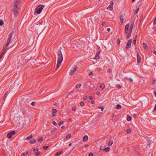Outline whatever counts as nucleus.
I'll use <instances>...</instances> for the list:
<instances>
[{
    "mask_svg": "<svg viewBox=\"0 0 156 156\" xmlns=\"http://www.w3.org/2000/svg\"><path fill=\"white\" fill-rule=\"evenodd\" d=\"M154 95L156 96V91H154Z\"/></svg>",
    "mask_w": 156,
    "mask_h": 156,
    "instance_id": "nucleus-62",
    "label": "nucleus"
},
{
    "mask_svg": "<svg viewBox=\"0 0 156 156\" xmlns=\"http://www.w3.org/2000/svg\"><path fill=\"white\" fill-rule=\"evenodd\" d=\"M134 25V22H133L131 24L130 27V31H132V30L133 29V27Z\"/></svg>",
    "mask_w": 156,
    "mask_h": 156,
    "instance_id": "nucleus-20",
    "label": "nucleus"
},
{
    "mask_svg": "<svg viewBox=\"0 0 156 156\" xmlns=\"http://www.w3.org/2000/svg\"><path fill=\"white\" fill-rule=\"evenodd\" d=\"M136 37H137V36H136V38L133 41V43L134 44V45H135L136 44Z\"/></svg>",
    "mask_w": 156,
    "mask_h": 156,
    "instance_id": "nucleus-36",
    "label": "nucleus"
},
{
    "mask_svg": "<svg viewBox=\"0 0 156 156\" xmlns=\"http://www.w3.org/2000/svg\"><path fill=\"white\" fill-rule=\"evenodd\" d=\"M38 148H34V152L35 153H36L37 152V151L38 150Z\"/></svg>",
    "mask_w": 156,
    "mask_h": 156,
    "instance_id": "nucleus-31",
    "label": "nucleus"
},
{
    "mask_svg": "<svg viewBox=\"0 0 156 156\" xmlns=\"http://www.w3.org/2000/svg\"><path fill=\"white\" fill-rule=\"evenodd\" d=\"M100 94V92H99V91H98V92H97L96 93V94H97V95H98L99 94Z\"/></svg>",
    "mask_w": 156,
    "mask_h": 156,
    "instance_id": "nucleus-57",
    "label": "nucleus"
},
{
    "mask_svg": "<svg viewBox=\"0 0 156 156\" xmlns=\"http://www.w3.org/2000/svg\"><path fill=\"white\" fill-rule=\"evenodd\" d=\"M43 140V138L42 137H40L38 139V141L39 142H41Z\"/></svg>",
    "mask_w": 156,
    "mask_h": 156,
    "instance_id": "nucleus-30",
    "label": "nucleus"
},
{
    "mask_svg": "<svg viewBox=\"0 0 156 156\" xmlns=\"http://www.w3.org/2000/svg\"><path fill=\"white\" fill-rule=\"evenodd\" d=\"M13 34V31H12L10 33L9 35V37L7 39L8 40L10 41H11L12 42V36Z\"/></svg>",
    "mask_w": 156,
    "mask_h": 156,
    "instance_id": "nucleus-7",
    "label": "nucleus"
},
{
    "mask_svg": "<svg viewBox=\"0 0 156 156\" xmlns=\"http://www.w3.org/2000/svg\"><path fill=\"white\" fill-rule=\"evenodd\" d=\"M21 156H25V154L24 153H23L21 154Z\"/></svg>",
    "mask_w": 156,
    "mask_h": 156,
    "instance_id": "nucleus-59",
    "label": "nucleus"
},
{
    "mask_svg": "<svg viewBox=\"0 0 156 156\" xmlns=\"http://www.w3.org/2000/svg\"><path fill=\"white\" fill-rule=\"evenodd\" d=\"M129 24L128 23L127 24L125 27V32L126 34H128L129 33Z\"/></svg>",
    "mask_w": 156,
    "mask_h": 156,
    "instance_id": "nucleus-8",
    "label": "nucleus"
},
{
    "mask_svg": "<svg viewBox=\"0 0 156 156\" xmlns=\"http://www.w3.org/2000/svg\"><path fill=\"white\" fill-rule=\"evenodd\" d=\"M132 42V39H129L128 41V42L126 46V48L127 50H128L131 46V44Z\"/></svg>",
    "mask_w": 156,
    "mask_h": 156,
    "instance_id": "nucleus-5",
    "label": "nucleus"
},
{
    "mask_svg": "<svg viewBox=\"0 0 156 156\" xmlns=\"http://www.w3.org/2000/svg\"><path fill=\"white\" fill-rule=\"evenodd\" d=\"M99 54H100L99 52H98L96 53V54L95 56V59H99L100 58Z\"/></svg>",
    "mask_w": 156,
    "mask_h": 156,
    "instance_id": "nucleus-14",
    "label": "nucleus"
},
{
    "mask_svg": "<svg viewBox=\"0 0 156 156\" xmlns=\"http://www.w3.org/2000/svg\"><path fill=\"white\" fill-rule=\"evenodd\" d=\"M117 44H119L120 43V40L119 38L117 40Z\"/></svg>",
    "mask_w": 156,
    "mask_h": 156,
    "instance_id": "nucleus-38",
    "label": "nucleus"
},
{
    "mask_svg": "<svg viewBox=\"0 0 156 156\" xmlns=\"http://www.w3.org/2000/svg\"><path fill=\"white\" fill-rule=\"evenodd\" d=\"M121 106L120 105H118L116 107V109L118 110L120 109L121 108Z\"/></svg>",
    "mask_w": 156,
    "mask_h": 156,
    "instance_id": "nucleus-24",
    "label": "nucleus"
},
{
    "mask_svg": "<svg viewBox=\"0 0 156 156\" xmlns=\"http://www.w3.org/2000/svg\"><path fill=\"white\" fill-rule=\"evenodd\" d=\"M89 75L90 76H92L93 75V73L92 72H90L89 73Z\"/></svg>",
    "mask_w": 156,
    "mask_h": 156,
    "instance_id": "nucleus-46",
    "label": "nucleus"
},
{
    "mask_svg": "<svg viewBox=\"0 0 156 156\" xmlns=\"http://www.w3.org/2000/svg\"><path fill=\"white\" fill-rule=\"evenodd\" d=\"M88 136L87 135H85L84 136L83 138V141L84 142H86L88 140Z\"/></svg>",
    "mask_w": 156,
    "mask_h": 156,
    "instance_id": "nucleus-15",
    "label": "nucleus"
},
{
    "mask_svg": "<svg viewBox=\"0 0 156 156\" xmlns=\"http://www.w3.org/2000/svg\"><path fill=\"white\" fill-rule=\"evenodd\" d=\"M15 134V131H12L9 133H8L7 135V137L9 139H10L12 135H14Z\"/></svg>",
    "mask_w": 156,
    "mask_h": 156,
    "instance_id": "nucleus-6",
    "label": "nucleus"
},
{
    "mask_svg": "<svg viewBox=\"0 0 156 156\" xmlns=\"http://www.w3.org/2000/svg\"><path fill=\"white\" fill-rule=\"evenodd\" d=\"M20 4L19 0H15L13 2L11 6L12 11L14 13L15 16H17L18 10L19 9V5Z\"/></svg>",
    "mask_w": 156,
    "mask_h": 156,
    "instance_id": "nucleus-1",
    "label": "nucleus"
},
{
    "mask_svg": "<svg viewBox=\"0 0 156 156\" xmlns=\"http://www.w3.org/2000/svg\"><path fill=\"white\" fill-rule=\"evenodd\" d=\"M154 110V111H156V104L155 105V107Z\"/></svg>",
    "mask_w": 156,
    "mask_h": 156,
    "instance_id": "nucleus-58",
    "label": "nucleus"
},
{
    "mask_svg": "<svg viewBox=\"0 0 156 156\" xmlns=\"http://www.w3.org/2000/svg\"><path fill=\"white\" fill-rule=\"evenodd\" d=\"M63 124V122L62 121H61L59 122L58 124L60 126Z\"/></svg>",
    "mask_w": 156,
    "mask_h": 156,
    "instance_id": "nucleus-49",
    "label": "nucleus"
},
{
    "mask_svg": "<svg viewBox=\"0 0 156 156\" xmlns=\"http://www.w3.org/2000/svg\"><path fill=\"white\" fill-rule=\"evenodd\" d=\"M44 7V6L43 5H38L35 9L34 12L35 14L36 15V13L38 14H40Z\"/></svg>",
    "mask_w": 156,
    "mask_h": 156,
    "instance_id": "nucleus-3",
    "label": "nucleus"
},
{
    "mask_svg": "<svg viewBox=\"0 0 156 156\" xmlns=\"http://www.w3.org/2000/svg\"><path fill=\"white\" fill-rule=\"evenodd\" d=\"M80 105L81 106H83L84 105V103L83 102H80Z\"/></svg>",
    "mask_w": 156,
    "mask_h": 156,
    "instance_id": "nucleus-41",
    "label": "nucleus"
},
{
    "mask_svg": "<svg viewBox=\"0 0 156 156\" xmlns=\"http://www.w3.org/2000/svg\"><path fill=\"white\" fill-rule=\"evenodd\" d=\"M78 67L77 66H74L73 67L72 69L70 70L69 73V74L72 76L74 73L77 70Z\"/></svg>",
    "mask_w": 156,
    "mask_h": 156,
    "instance_id": "nucleus-4",
    "label": "nucleus"
},
{
    "mask_svg": "<svg viewBox=\"0 0 156 156\" xmlns=\"http://www.w3.org/2000/svg\"><path fill=\"white\" fill-rule=\"evenodd\" d=\"M89 156H93V154L92 153H90Z\"/></svg>",
    "mask_w": 156,
    "mask_h": 156,
    "instance_id": "nucleus-51",
    "label": "nucleus"
},
{
    "mask_svg": "<svg viewBox=\"0 0 156 156\" xmlns=\"http://www.w3.org/2000/svg\"><path fill=\"white\" fill-rule=\"evenodd\" d=\"M94 102V101H91V103L92 104H93Z\"/></svg>",
    "mask_w": 156,
    "mask_h": 156,
    "instance_id": "nucleus-61",
    "label": "nucleus"
},
{
    "mask_svg": "<svg viewBox=\"0 0 156 156\" xmlns=\"http://www.w3.org/2000/svg\"><path fill=\"white\" fill-rule=\"evenodd\" d=\"M52 113H56L57 112L56 109H54V108L52 109Z\"/></svg>",
    "mask_w": 156,
    "mask_h": 156,
    "instance_id": "nucleus-33",
    "label": "nucleus"
},
{
    "mask_svg": "<svg viewBox=\"0 0 156 156\" xmlns=\"http://www.w3.org/2000/svg\"><path fill=\"white\" fill-rule=\"evenodd\" d=\"M131 119V117L129 115H127V120L128 121H130Z\"/></svg>",
    "mask_w": 156,
    "mask_h": 156,
    "instance_id": "nucleus-26",
    "label": "nucleus"
},
{
    "mask_svg": "<svg viewBox=\"0 0 156 156\" xmlns=\"http://www.w3.org/2000/svg\"><path fill=\"white\" fill-rule=\"evenodd\" d=\"M122 87V86L120 85H118L117 86V87L118 88H121Z\"/></svg>",
    "mask_w": 156,
    "mask_h": 156,
    "instance_id": "nucleus-45",
    "label": "nucleus"
},
{
    "mask_svg": "<svg viewBox=\"0 0 156 156\" xmlns=\"http://www.w3.org/2000/svg\"><path fill=\"white\" fill-rule=\"evenodd\" d=\"M87 96L86 95H85L84 96L83 98V99H84V100H86L87 99Z\"/></svg>",
    "mask_w": 156,
    "mask_h": 156,
    "instance_id": "nucleus-42",
    "label": "nucleus"
},
{
    "mask_svg": "<svg viewBox=\"0 0 156 156\" xmlns=\"http://www.w3.org/2000/svg\"><path fill=\"white\" fill-rule=\"evenodd\" d=\"M62 152V151H59L57 152L55 154V156H58L60 155Z\"/></svg>",
    "mask_w": 156,
    "mask_h": 156,
    "instance_id": "nucleus-17",
    "label": "nucleus"
},
{
    "mask_svg": "<svg viewBox=\"0 0 156 156\" xmlns=\"http://www.w3.org/2000/svg\"><path fill=\"white\" fill-rule=\"evenodd\" d=\"M48 146H44V147H43V149H44V150H46V149H47V148H48Z\"/></svg>",
    "mask_w": 156,
    "mask_h": 156,
    "instance_id": "nucleus-43",
    "label": "nucleus"
},
{
    "mask_svg": "<svg viewBox=\"0 0 156 156\" xmlns=\"http://www.w3.org/2000/svg\"><path fill=\"white\" fill-rule=\"evenodd\" d=\"M139 8H137V9H136V10H135V12H134L135 14H136L137 13V12L139 11Z\"/></svg>",
    "mask_w": 156,
    "mask_h": 156,
    "instance_id": "nucleus-32",
    "label": "nucleus"
},
{
    "mask_svg": "<svg viewBox=\"0 0 156 156\" xmlns=\"http://www.w3.org/2000/svg\"><path fill=\"white\" fill-rule=\"evenodd\" d=\"M76 109V107H73L72 108V110L73 111H74Z\"/></svg>",
    "mask_w": 156,
    "mask_h": 156,
    "instance_id": "nucleus-44",
    "label": "nucleus"
},
{
    "mask_svg": "<svg viewBox=\"0 0 156 156\" xmlns=\"http://www.w3.org/2000/svg\"><path fill=\"white\" fill-rule=\"evenodd\" d=\"M143 46L145 50L147 49L148 48L147 46L145 43H143Z\"/></svg>",
    "mask_w": 156,
    "mask_h": 156,
    "instance_id": "nucleus-18",
    "label": "nucleus"
},
{
    "mask_svg": "<svg viewBox=\"0 0 156 156\" xmlns=\"http://www.w3.org/2000/svg\"><path fill=\"white\" fill-rule=\"evenodd\" d=\"M8 50V48H5V47H3V51L0 55V56H1V57L2 58L3 55Z\"/></svg>",
    "mask_w": 156,
    "mask_h": 156,
    "instance_id": "nucleus-10",
    "label": "nucleus"
},
{
    "mask_svg": "<svg viewBox=\"0 0 156 156\" xmlns=\"http://www.w3.org/2000/svg\"><path fill=\"white\" fill-rule=\"evenodd\" d=\"M63 60L62 54L61 51H59L58 53V60L56 65V68L58 69L60 66Z\"/></svg>",
    "mask_w": 156,
    "mask_h": 156,
    "instance_id": "nucleus-2",
    "label": "nucleus"
},
{
    "mask_svg": "<svg viewBox=\"0 0 156 156\" xmlns=\"http://www.w3.org/2000/svg\"><path fill=\"white\" fill-rule=\"evenodd\" d=\"M36 142V140H34L33 141H30L29 142V143L31 144H34Z\"/></svg>",
    "mask_w": 156,
    "mask_h": 156,
    "instance_id": "nucleus-25",
    "label": "nucleus"
},
{
    "mask_svg": "<svg viewBox=\"0 0 156 156\" xmlns=\"http://www.w3.org/2000/svg\"><path fill=\"white\" fill-rule=\"evenodd\" d=\"M81 86V84H78L76 85V88H80Z\"/></svg>",
    "mask_w": 156,
    "mask_h": 156,
    "instance_id": "nucleus-22",
    "label": "nucleus"
},
{
    "mask_svg": "<svg viewBox=\"0 0 156 156\" xmlns=\"http://www.w3.org/2000/svg\"><path fill=\"white\" fill-rule=\"evenodd\" d=\"M34 103H35V102L34 101H33L31 103V105H32V106H34Z\"/></svg>",
    "mask_w": 156,
    "mask_h": 156,
    "instance_id": "nucleus-47",
    "label": "nucleus"
},
{
    "mask_svg": "<svg viewBox=\"0 0 156 156\" xmlns=\"http://www.w3.org/2000/svg\"><path fill=\"white\" fill-rule=\"evenodd\" d=\"M113 144V141H110L108 144V146H111L112 144Z\"/></svg>",
    "mask_w": 156,
    "mask_h": 156,
    "instance_id": "nucleus-27",
    "label": "nucleus"
},
{
    "mask_svg": "<svg viewBox=\"0 0 156 156\" xmlns=\"http://www.w3.org/2000/svg\"><path fill=\"white\" fill-rule=\"evenodd\" d=\"M131 33V31H130V32L129 33H128V34L127 35L126 37L128 39L129 38V37H130Z\"/></svg>",
    "mask_w": 156,
    "mask_h": 156,
    "instance_id": "nucleus-21",
    "label": "nucleus"
},
{
    "mask_svg": "<svg viewBox=\"0 0 156 156\" xmlns=\"http://www.w3.org/2000/svg\"><path fill=\"white\" fill-rule=\"evenodd\" d=\"M124 17L123 15H122L120 16V22L122 23L123 22Z\"/></svg>",
    "mask_w": 156,
    "mask_h": 156,
    "instance_id": "nucleus-13",
    "label": "nucleus"
},
{
    "mask_svg": "<svg viewBox=\"0 0 156 156\" xmlns=\"http://www.w3.org/2000/svg\"><path fill=\"white\" fill-rule=\"evenodd\" d=\"M51 115H52V116H53V117H54L55 116V113H51Z\"/></svg>",
    "mask_w": 156,
    "mask_h": 156,
    "instance_id": "nucleus-56",
    "label": "nucleus"
},
{
    "mask_svg": "<svg viewBox=\"0 0 156 156\" xmlns=\"http://www.w3.org/2000/svg\"><path fill=\"white\" fill-rule=\"evenodd\" d=\"M105 22H103L101 23V25L102 26H103L104 25H105Z\"/></svg>",
    "mask_w": 156,
    "mask_h": 156,
    "instance_id": "nucleus-54",
    "label": "nucleus"
},
{
    "mask_svg": "<svg viewBox=\"0 0 156 156\" xmlns=\"http://www.w3.org/2000/svg\"><path fill=\"white\" fill-rule=\"evenodd\" d=\"M52 124H53L54 125H55V126H56V125H57V123H56V122H55V121H54V122H52Z\"/></svg>",
    "mask_w": 156,
    "mask_h": 156,
    "instance_id": "nucleus-48",
    "label": "nucleus"
},
{
    "mask_svg": "<svg viewBox=\"0 0 156 156\" xmlns=\"http://www.w3.org/2000/svg\"><path fill=\"white\" fill-rule=\"evenodd\" d=\"M13 120L14 122H15L17 123H18V122H19V120L18 119V117L16 116V117H14Z\"/></svg>",
    "mask_w": 156,
    "mask_h": 156,
    "instance_id": "nucleus-16",
    "label": "nucleus"
},
{
    "mask_svg": "<svg viewBox=\"0 0 156 156\" xmlns=\"http://www.w3.org/2000/svg\"><path fill=\"white\" fill-rule=\"evenodd\" d=\"M92 98L93 97L92 96H90L89 97V98L90 100H91Z\"/></svg>",
    "mask_w": 156,
    "mask_h": 156,
    "instance_id": "nucleus-52",
    "label": "nucleus"
},
{
    "mask_svg": "<svg viewBox=\"0 0 156 156\" xmlns=\"http://www.w3.org/2000/svg\"><path fill=\"white\" fill-rule=\"evenodd\" d=\"M100 149L101 150H103V149H103V148L102 147V146H101V147H100Z\"/></svg>",
    "mask_w": 156,
    "mask_h": 156,
    "instance_id": "nucleus-60",
    "label": "nucleus"
},
{
    "mask_svg": "<svg viewBox=\"0 0 156 156\" xmlns=\"http://www.w3.org/2000/svg\"><path fill=\"white\" fill-rule=\"evenodd\" d=\"M11 42H12L10 41L7 40L6 42L4 44V46L3 47H5V48H8L7 47L10 44V43H11Z\"/></svg>",
    "mask_w": 156,
    "mask_h": 156,
    "instance_id": "nucleus-11",
    "label": "nucleus"
},
{
    "mask_svg": "<svg viewBox=\"0 0 156 156\" xmlns=\"http://www.w3.org/2000/svg\"><path fill=\"white\" fill-rule=\"evenodd\" d=\"M110 150V148L109 147H107L106 148H105L104 149H103V151H105V152H107L109 151Z\"/></svg>",
    "mask_w": 156,
    "mask_h": 156,
    "instance_id": "nucleus-19",
    "label": "nucleus"
},
{
    "mask_svg": "<svg viewBox=\"0 0 156 156\" xmlns=\"http://www.w3.org/2000/svg\"><path fill=\"white\" fill-rule=\"evenodd\" d=\"M156 83V80H154L152 82L153 85H155Z\"/></svg>",
    "mask_w": 156,
    "mask_h": 156,
    "instance_id": "nucleus-40",
    "label": "nucleus"
},
{
    "mask_svg": "<svg viewBox=\"0 0 156 156\" xmlns=\"http://www.w3.org/2000/svg\"><path fill=\"white\" fill-rule=\"evenodd\" d=\"M100 87L101 88L103 89L105 87L104 84H102L100 85Z\"/></svg>",
    "mask_w": 156,
    "mask_h": 156,
    "instance_id": "nucleus-29",
    "label": "nucleus"
},
{
    "mask_svg": "<svg viewBox=\"0 0 156 156\" xmlns=\"http://www.w3.org/2000/svg\"><path fill=\"white\" fill-rule=\"evenodd\" d=\"M33 137L32 135H30L29 136L26 138V140H28L31 139Z\"/></svg>",
    "mask_w": 156,
    "mask_h": 156,
    "instance_id": "nucleus-23",
    "label": "nucleus"
},
{
    "mask_svg": "<svg viewBox=\"0 0 156 156\" xmlns=\"http://www.w3.org/2000/svg\"><path fill=\"white\" fill-rule=\"evenodd\" d=\"M156 23V18L154 20V21L153 22V24H155Z\"/></svg>",
    "mask_w": 156,
    "mask_h": 156,
    "instance_id": "nucleus-53",
    "label": "nucleus"
},
{
    "mask_svg": "<svg viewBox=\"0 0 156 156\" xmlns=\"http://www.w3.org/2000/svg\"><path fill=\"white\" fill-rule=\"evenodd\" d=\"M141 57L139 54L138 52L137 53V62L138 63H139L141 61Z\"/></svg>",
    "mask_w": 156,
    "mask_h": 156,
    "instance_id": "nucleus-12",
    "label": "nucleus"
},
{
    "mask_svg": "<svg viewBox=\"0 0 156 156\" xmlns=\"http://www.w3.org/2000/svg\"><path fill=\"white\" fill-rule=\"evenodd\" d=\"M71 135L70 134L68 135L66 137V139H68L70 137Z\"/></svg>",
    "mask_w": 156,
    "mask_h": 156,
    "instance_id": "nucleus-35",
    "label": "nucleus"
},
{
    "mask_svg": "<svg viewBox=\"0 0 156 156\" xmlns=\"http://www.w3.org/2000/svg\"><path fill=\"white\" fill-rule=\"evenodd\" d=\"M40 154V152H36V155L37 156H38Z\"/></svg>",
    "mask_w": 156,
    "mask_h": 156,
    "instance_id": "nucleus-50",
    "label": "nucleus"
},
{
    "mask_svg": "<svg viewBox=\"0 0 156 156\" xmlns=\"http://www.w3.org/2000/svg\"><path fill=\"white\" fill-rule=\"evenodd\" d=\"M113 2L112 1V3L109 5V6L107 8V9L112 11L113 9Z\"/></svg>",
    "mask_w": 156,
    "mask_h": 156,
    "instance_id": "nucleus-9",
    "label": "nucleus"
},
{
    "mask_svg": "<svg viewBox=\"0 0 156 156\" xmlns=\"http://www.w3.org/2000/svg\"><path fill=\"white\" fill-rule=\"evenodd\" d=\"M154 53L156 55V51H154Z\"/></svg>",
    "mask_w": 156,
    "mask_h": 156,
    "instance_id": "nucleus-64",
    "label": "nucleus"
},
{
    "mask_svg": "<svg viewBox=\"0 0 156 156\" xmlns=\"http://www.w3.org/2000/svg\"><path fill=\"white\" fill-rule=\"evenodd\" d=\"M110 30H111V29H110V28H107V31H108V32H109V31H110Z\"/></svg>",
    "mask_w": 156,
    "mask_h": 156,
    "instance_id": "nucleus-55",
    "label": "nucleus"
},
{
    "mask_svg": "<svg viewBox=\"0 0 156 156\" xmlns=\"http://www.w3.org/2000/svg\"><path fill=\"white\" fill-rule=\"evenodd\" d=\"M71 145H72V144H71V143H70V144H69V146H70Z\"/></svg>",
    "mask_w": 156,
    "mask_h": 156,
    "instance_id": "nucleus-63",
    "label": "nucleus"
},
{
    "mask_svg": "<svg viewBox=\"0 0 156 156\" xmlns=\"http://www.w3.org/2000/svg\"><path fill=\"white\" fill-rule=\"evenodd\" d=\"M125 78L130 81L132 82L133 81V80L130 78L126 77Z\"/></svg>",
    "mask_w": 156,
    "mask_h": 156,
    "instance_id": "nucleus-28",
    "label": "nucleus"
},
{
    "mask_svg": "<svg viewBox=\"0 0 156 156\" xmlns=\"http://www.w3.org/2000/svg\"><path fill=\"white\" fill-rule=\"evenodd\" d=\"M131 132V130L130 129H128L126 131V133H129Z\"/></svg>",
    "mask_w": 156,
    "mask_h": 156,
    "instance_id": "nucleus-34",
    "label": "nucleus"
},
{
    "mask_svg": "<svg viewBox=\"0 0 156 156\" xmlns=\"http://www.w3.org/2000/svg\"><path fill=\"white\" fill-rule=\"evenodd\" d=\"M4 24V23L2 20H0V26H2Z\"/></svg>",
    "mask_w": 156,
    "mask_h": 156,
    "instance_id": "nucleus-37",
    "label": "nucleus"
},
{
    "mask_svg": "<svg viewBox=\"0 0 156 156\" xmlns=\"http://www.w3.org/2000/svg\"><path fill=\"white\" fill-rule=\"evenodd\" d=\"M8 91L6 92L4 96V99H5L6 98V96L7 94Z\"/></svg>",
    "mask_w": 156,
    "mask_h": 156,
    "instance_id": "nucleus-39",
    "label": "nucleus"
}]
</instances>
